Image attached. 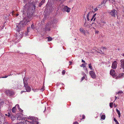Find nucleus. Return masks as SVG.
Wrapping results in <instances>:
<instances>
[{"label":"nucleus","mask_w":124,"mask_h":124,"mask_svg":"<svg viewBox=\"0 0 124 124\" xmlns=\"http://www.w3.org/2000/svg\"><path fill=\"white\" fill-rule=\"evenodd\" d=\"M28 13H27V17L24 18L23 20L21 21L19 23L16 24V27L17 29L18 32H17L16 34V37L17 39H20L23 37L22 34H20L19 33V31L22 29L23 27L27 23L29 22L31 20L30 18L32 16L31 14L28 15Z\"/></svg>","instance_id":"1"},{"label":"nucleus","mask_w":124,"mask_h":124,"mask_svg":"<svg viewBox=\"0 0 124 124\" xmlns=\"http://www.w3.org/2000/svg\"><path fill=\"white\" fill-rule=\"evenodd\" d=\"M96 14H94L93 15V16L92 17V18L94 19V20H93L94 21L95 20L96 18L95 17V16L96 15Z\"/></svg>","instance_id":"25"},{"label":"nucleus","mask_w":124,"mask_h":124,"mask_svg":"<svg viewBox=\"0 0 124 124\" xmlns=\"http://www.w3.org/2000/svg\"><path fill=\"white\" fill-rule=\"evenodd\" d=\"M73 124H78V123L77 122H75Z\"/></svg>","instance_id":"41"},{"label":"nucleus","mask_w":124,"mask_h":124,"mask_svg":"<svg viewBox=\"0 0 124 124\" xmlns=\"http://www.w3.org/2000/svg\"><path fill=\"white\" fill-rule=\"evenodd\" d=\"M14 11H13L12 12V14H13L14 13Z\"/></svg>","instance_id":"54"},{"label":"nucleus","mask_w":124,"mask_h":124,"mask_svg":"<svg viewBox=\"0 0 124 124\" xmlns=\"http://www.w3.org/2000/svg\"><path fill=\"white\" fill-rule=\"evenodd\" d=\"M104 1H105V0H104V1H104Z\"/></svg>","instance_id":"63"},{"label":"nucleus","mask_w":124,"mask_h":124,"mask_svg":"<svg viewBox=\"0 0 124 124\" xmlns=\"http://www.w3.org/2000/svg\"><path fill=\"white\" fill-rule=\"evenodd\" d=\"M8 115H7V116L8 117H10V116H11V114L10 115L9 113H8Z\"/></svg>","instance_id":"32"},{"label":"nucleus","mask_w":124,"mask_h":124,"mask_svg":"<svg viewBox=\"0 0 124 124\" xmlns=\"http://www.w3.org/2000/svg\"><path fill=\"white\" fill-rule=\"evenodd\" d=\"M84 25L85 26L87 27L88 28H89L90 26H91V24H87V25L86 24V23H85Z\"/></svg>","instance_id":"22"},{"label":"nucleus","mask_w":124,"mask_h":124,"mask_svg":"<svg viewBox=\"0 0 124 124\" xmlns=\"http://www.w3.org/2000/svg\"><path fill=\"white\" fill-rule=\"evenodd\" d=\"M85 70L86 71H87V69L86 68H85Z\"/></svg>","instance_id":"49"},{"label":"nucleus","mask_w":124,"mask_h":124,"mask_svg":"<svg viewBox=\"0 0 124 124\" xmlns=\"http://www.w3.org/2000/svg\"><path fill=\"white\" fill-rule=\"evenodd\" d=\"M80 31L81 32L84 34L85 35V31L84 29L82 28H80Z\"/></svg>","instance_id":"16"},{"label":"nucleus","mask_w":124,"mask_h":124,"mask_svg":"<svg viewBox=\"0 0 124 124\" xmlns=\"http://www.w3.org/2000/svg\"><path fill=\"white\" fill-rule=\"evenodd\" d=\"M121 66L123 69H124V60H121L120 61Z\"/></svg>","instance_id":"11"},{"label":"nucleus","mask_w":124,"mask_h":124,"mask_svg":"<svg viewBox=\"0 0 124 124\" xmlns=\"http://www.w3.org/2000/svg\"><path fill=\"white\" fill-rule=\"evenodd\" d=\"M124 77V73H122L119 74L118 76H116V78L118 79Z\"/></svg>","instance_id":"12"},{"label":"nucleus","mask_w":124,"mask_h":124,"mask_svg":"<svg viewBox=\"0 0 124 124\" xmlns=\"http://www.w3.org/2000/svg\"><path fill=\"white\" fill-rule=\"evenodd\" d=\"M105 48V47H103V48L104 49V48Z\"/></svg>","instance_id":"58"},{"label":"nucleus","mask_w":124,"mask_h":124,"mask_svg":"<svg viewBox=\"0 0 124 124\" xmlns=\"http://www.w3.org/2000/svg\"><path fill=\"white\" fill-rule=\"evenodd\" d=\"M110 74L112 76H116L115 75V72L114 70L112 69L111 70L110 72Z\"/></svg>","instance_id":"10"},{"label":"nucleus","mask_w":124,"mask_h":124,"mask_svg":"<svg viewBox=\"0 0 124 124\" xmlns=\"http://www.w3.org/2000/svg\"><path fill=\"white\" fill-rule=\"evenodd\" d=\"M99 53H101V54H103V52H102V51L101 50H100V52H99Z\"/></svg>","instance_id":"38"},{"label":"nucleus","mask_w":124,"mask_h":124,"mask_svg":"<svg viewBox=\"0 0 124 124\" xmlns=\"http://www.w3.org/2000/svg\"><path fill=\"white\" fill-rule=\"evenodd\" d=\"M57 20L56 19H54L53 21H51L50 23L51 24V25L52 26H53L54 24L57 23Z\"/></svg>","instance_id":"13"},{"label":"nucleus","mask_w":124,"mask_h":124,"mask_svg":"<svg viewBox=\"0 0 124 124\" xmlns=\"http://www.w3.org/2000/svg\"><path fill=\"white\" fill-rule=\"evenodd\" d=\"M65 70H63L62 71V74L63 75H64L65 74Z\"/></svg>","instance_id":"31"},{"label":"nucleus","mask_w":124,"mask_h":124,"mask_svg":"<svg viewBox=\"0 0 124 124\" xmlns=\"http://www.w3.org/2000/svg\"><path fill=\"white\" fill-rule=\"evenodd\" d=\"M107 0H106V1H105V2H106V1H107Z\"/></svg>","instance_id":"60"},{"label":"nucleus","mask_w":124,"mask_h":124,"mask_svg":"<svg viewBox=\"0 0 124 124\" xmlns=\"http://www.w3.org/2000/svg\"><path fill=\"white\" fill-rule=\"evenodd\" d=\"M5 93L7 94L8 95L10 96L13 95L14 93L13 91L9 90L5 91Z\"/></svg>","instance_id":"5"},{"label":"nucleus","mask_w":124,"mask_h":124,"mask_svg":"<svg viewBox=\"0 0 124 124\" xmlns=\"http://www.w3.org/2000/svg\"><path fill=\"white\" fill-rule=\"evenodd\" d=\"M31 28L32 29H33L34 28V25L33 24H32L31 25Z\"/></svg>","instance_id":"37"},{"label":"nucleus","mask_w":124,"mask_h":124,"mask_svg":"<svg viewBox=\"0 0 124 124\" xmlns=\"http://www.w3.org/2000/svg\"><path fill=\"white\" fill-rule=\"evenodd\" d=\"M51 26H52L51 25V24L50 22H49L46 25L45 28V30L47 31H50Z\"/></svg>","instance_id":"4"},{"label":"nucleus","mask_w":124,"mask_h":124,"mask_svg":"<svg viewBox=\"0 0 124 124\" xmlns=\"http://www.w3.org/2000/svg\"><path fill=\"white\" fill-rule=\"evenodd\" d=\"M29 4H27L24 6V9L23 11V15L24 14V12H25V11H27L29 8L30 7H29Z\"/></svg>","instance_id":"6"},{"label":"nucleus","mask_w":124,"mask_h":124,"mask_svg":"<svg viewBox=\"0 0 124 124\" xmlns=\"http://www.w3.org/2000/svg\"><path fill=\"white\" fill-rule=\"evenodd\" d=\"M89 74L92 78H96L95 74L93 71H90L89 72Z\"/></svg>","instance_id":"8"},{"label":"nucleus","mask_w":124,"mask_h":124,"mask_svg":"<svg viewBox=\"0 0 124 124\" xmlns=\"http://www.w3.org/2000/svg\"><path fill=\"white\" fill-rule=\"evenodd\" d=\"M99 31H98L96 30L95 31V32L96 34L98 33L99 32Z\"/></svg>","instance_id":"35"},{"label":"nucleus","mask_w":124,"mask_h":124,"mask_svg":"<svg viewBox=\"0 0 124 124\" xmlns=\"http://www.w3.org/2000/svg\"><path fill=\"white\" fill-rule=\"evenodd\" d=\"M48 38V41H51L52 40V38L50 37H48L47 38Z\"/></svg>","instance_id":"26"},{"label":"nucleus","mask_w":124,"mask_h":124,"mask_svg":"<svg viewBox=\"0 0 124 124\" xmlns=\"http://www.w3.org/2000/svg\"><path fill=\"white\" fill-rule=\"evenodd\" d=\"M123 55L124 56V54H123Z\"/></svg>","instance_id":"59"},{"label":"nucleus","mask_w":124,"mask_h":124,"mask_svg":"<svg viewBox=\"0 0 124 124\" xmlns=\"http://www.w3.org/2000/svg\"><path fill=\"white\" fill-rule=\"evenodd\" d=\"M114 121L115 122H117V120L115 118H114Z\"/></svg>","instance_id":"40"},{"label":"nucleus","mask_w":124,"mask_h":124,"mask_svg":"<svg viewBox=\"0 0 124 124\" xmlns=\"http://www.w3.org/2000/svg\"><path fill=\"white\" fill-rule=\"evenodd\" d=\"M33 7H34V8H35V7H35V5H33Z\"/></svg>","instance_id":"52"},{"label":"nucleus","mask_w":124,"mask_h":124,"mask_svg":"<svg viewBox=\"0 0 124 124\" xmlns=\"http://www.w3.org/2000/svg\"><path fill=\"white\" fill-rule=\"evenodd\" d=\"M63 9L64 11L69 13L70 12V8H68L67 6H65L63 8Z\"/></svg>","instance_id":"9"},{"label":"nucleus","mask_w":124,"mask_h":124,"mask_svg":"<svg viewBox=\"0 0 124 124\" xmlns=\"http://www.w3.org/2000/svg\"><path fill=\"white\" fill-rule=\"evenodd\" d=\"M18 15V14H16V17Z\"/></svg>","instance_id":"47"},{"label":"nucleus","mask_w":124,"mask_h":124,"mask_svg":"<svg viewBox=\"0 0 124 124\" xmlns=\"http://www.w3.org/2000/svg\"><path fill=\"white\" fill-rule=\"evenodd\" d=\"M115 98L114 101H115L116 100L117 98V97L116 96H115Z\"/></svg>","instance_id":"44"},{"label":"nucleus","mask_w":124,"mask_h":124,"mask_svg":"<svg viewBox=\"0 0 124 124\" xmlns=\"http://www.w3.org/2000/svg\"><path fill=\"white\" fill-rule=\"evenodd\" d=\"M38 89H35L33 90V91L34 92H37L38 91Z\"/></svg>","instance_id":"39"},{"label":"nucleus","mask_w":124,"mask_h":124,"mask_svg":"<svg viewBox=\"0 0 124 124\" xmlns=\"http://www.w3.org/2000/svg\"><path fill=\"white\" fill-rule=\"evenodd\" d=\"M93 18H91V21H92V20H93Z\"/></svg>","instance_id":"48"},{"label":"nucleus","mask_w":124,"mask_h":124,"mask_svg":"<svg viewBox=\"0 0 124 124\" xmlns=\"http://www.w3.org/2000/svg\"><path fill=\"white\" fill-rule=\"evenodd\" d=\"M94 10H95V11H96L97 10V8H95V9Z\"/></svg>","instance_id":"46"},{"label":"nucleus","mask_w":124,"mask_h":124,"mask_svg":"<svg viewBox=\"0 0 124 124\" xmlns=\"http://www.w3.org/2000/svg\"><path fill=\"white\" fill-rule=\"evenodd\" d=\"M88 66H89V68L91 70H92V66L91 65V63H90V64H88Z\"/></svg>","instance_id":"28"},{"label":"nucleus","mask_w":124,"mask_h":124,"mask_svg":"<svg viewBox=\"0 0 124 124\" xmlns=\"http://www.w3.org/2000/svg\"><path fill=\"white\" fill-rule=\"evenodd\" d=\"M81 67H83V68L85 67H86V65L84 64H83L80 65Z\"/></svg>","instance_id":"27"},{"label":"nucleus","mask_w":124,"mask_h":124,"mask_svg":"<svg viewBox=\"0 0 124 124\" xmlns=\"http://www.w3.org/2000/svg\"><path fill=\"white\" fill-rule=\"evenodd\" d=\"M117 62L115 61L113 62L111 66L112 68L113 69H115L117 67Z\"/></svg>","instance_id":"7"},{"label":"nucleus","mask_w":124,"mask_h":124,"mask_svg":"<svg viewBox=\"0 0 124 124\" xmlns=\"http://www.w3.org/2000/svg\"><path fill=\"white\" fill-rule=\"evenodd\" d=\"M123 72H124V70H123Z\"/></svg>","instance_id":"57"},{"label":"nucleus","mask_w":124,"mask_h":124,"mask_svg":"<svg viewBox=\"0 0 124 124\" xmlns=\"http://www.w3.org/2000/svg\"><path fill=\"white\" fill-rule=\"evenodd\" d=\"M114 0V1H115V0Z\"/></svg>","instance_id":"64"},{"label":"nucleus","mask_w":124,"mask_h":124,"mask_svg":"<svg viewBox=\"0 0 124 124\" xmlns=\"http://www.w3.org/2000/svg\"><path fill=\"white\" fill-rule=\"evenodd\" d=\"M116 124H119L118 121H117V122H116Z\"/></svg>","instance_id":"45"},{"label":"nucleus","mask_w":124,"mask_h":124,"mask_svg":"<svg viewBox=\"0 0 124 124\" xmlns=\"http://www.w3.org/2000/svg\"><path fill=\"white\" fill-rule=\"evenodd\" d=\"M107 0H106V1H105V2H106V1H107Z\"/></svg>","instance_id":"62"},{"label":"nucleus","mask_w":124,"mask_h":124,"mask_svg":"<svg viewBox=\"0 0 124 124\" xmlns=\"http://www.w3.org/2000/svg\"><path fill=\"white\" fill-rule=\"evenodd\" d=\"M45 1V0H42L39 3V7H40L41 6V5L44 3Z\"/></svg>","instance_id":"17"},{"label":"nucleus","mask_w":124,"mask_h":124,"mask_svg":"<svg viewBox=\"0 0 124 124\" xmlns=\"http://www.w3.org/2000/svg\"><path fill=\"white\" fill-rule=\"evenodd\" d=\"M94 24V23H92V24Z\"/></svg>","instance_id":"56"},{"label":"nucleus","mask_w":124,"mask_h":124,"mask_svg":"<svg viewBox=\"0 0 124 124\" xmlns=\"http://www.w3.org/2000/svg\"><path fill=\"white\" fill-rule=\"evenodd\" d=\"M116 110L119 115V117H120V113L119 110L117 109H116Z\"/></svg>","instance_id":"23"},{"label":"nucleus","mask_w":124,"mask_h":124,"mask_svg":"<svg viewBox=\"0 0 124 124\" xmlns=\"http://www.w3.org/2000/svg\"><path fill=\"white\" fill-rule=\"evenodd\" d=\"M123 93V92L122 91H119L118 93V94H119V93Z\"/></svg>","instance_id":"34"},{"label":"nucleus","mask_w":124,"mask_h":124,"mask_svg":"<svg viewBox=\"0 0 124 124\" xmlns=\"http://www.w3.org/2000/svg\"><path fill=\"white\" fill-rule=\"evenodd\" d=\"M24 124H32V123L30 121H26L24 123Z\"/></svg>","instance_id":"19"},{"label":"nucleus","mask_w":124,"mask_h":124,"mask_svg":"<svg viewBox=\"0 0 124 124\" xmlns=\"http://www.w3.org/2000/svg\"><path fill=\"white\" fill-rule=\"evenodd\" d=\"M8 76V75L7 76H6L5 77H2V78H7Z\"/></svg>","instance_id":"42"},{"label":"nucleus","mask_w":124,"mask_h":124,"mask_svg":"<svg viewBox=\"0 0 124 124\" xmlns=\"http://www.w3.org/2000/svg\"><path fill=\"white\" fill-rule=\"evenodd\" d=\"M5 115L6 116H7L8 115H7V114H5Z\"/></svg>","instance_id":"55"},{"label":"nucleus","mask_w":124,"mask_h":124,"mask_svg":"<svg viewBox=\"0 0 124 124\" xmlns=\"http://www.w3.org/2000/svg\"><path fill=\"white\" fill-rule=\"evenodd\" d=\"M16 106H17L19 110L20 111L21 110V112H22L23 111L20 108L19 105L18 104H16Z\"/></svg>","instance_id":"20"},{"label":"nucleus","mask_w":124,"mask_h":124,"mask_svg":"<svg viewBox=\"0 0 124 124\" xmlns=\"http://www.w3.org/2000/svg\"><path fill=\"white\" fill-rule=\"evenodd\" d=\"M11 118L12 120H15L16 119V117L14 116H13L12 114H11Z\"/></svg>","instance_id":"21"},{"label":"nucleus","mask_w":124,"mask_h":124,"mask_svg":"<svg viewBox=\"0 0 124 124\" xmlns=\"http://www.w3.org/2000/svg\"><path fill=\"white\" fill-rule=\"evenodd\" d=\"M16 105L14 107H13L12 109V112L13 113H15L16 111Z\"/></svg>","instance_id":"14"},{"label":"nucleus","mask_w":124,"mask_h":124,"mask_svg":"<svg viewBox=\"0 0 124 124\" xmlns=\"http://www.w3.org/2000/svg\"><path fill=\"white\" fill-rule=\"evenodd\" d=\"M44 86H43L42 87V88L40 89V90L42 91H44Z\"/></svg>","instance_id":"29"},{"label":"nucleus","mask_w":124,"mask_h":124,"mask_svg":"<svg viewBox=\"0 0 124 124\" xmlns=\"http://www.w3.org/2000/svg\"><path fill=\"white\" fill-rule=\"evenodd\" d=\"M23 81L24 87L25 88L26 91L28 92H30L31 90V88L28 85V84L27 83V81L25 79V77L23 79Z\"/></svg>","instance_id":"2"},{"label":"nucleus","mask_w":124,"mask_h":124,"mask_svg":"<svg viewBox=\"0 0 124 124\" xmlns=\"http://www.w3.org/2000/svg\"><path fill=\"white\" fill-rule=\"evenodd\" d=\"M69 62L70 63V64H71V62L70 61Z\"/></svg>","instance_id":"51"},{"label":"nucleus","mask_w":124,"mask_h":124,"mask_svg":"<svg viewBox=\"0 0 124 124\" xmlns=\"http://www.w3.org/2000/svg\"><path fill=\"white\" fill-rule=\"evenodd\" d=\"M85 78V77L84 76L83 77L81 78V81H82Z\"/></svg>","instance_id":"33"},{"label":"nucleus","mask_w":124,"mask_h":124,"mask_svg":"<svg viewBox=\"0 0 124 124\" xmlns=\"http://www.w3.org/2000/svg\"><path fill=\"white\" fill-rule=\"evenodd\" d=\"M109 13L112 16L115 17L116 15H117V11L116 10L113 9L111 10H109Z\"/></svg>","instance_id":"3"},{"label":"nucleus","mask_w":124,"mask_h":124,"mask_svg":"<svg viewBox=\"0 0 124 124\" xmlns=\"http://www.w3.org/2000/svg\"><path fill=\"white\" fill-rule=\"evenodd\" d=\"M45 109L44 111H44H45V110H46V107H45Z\"/></svg>","instance_id":"50"},{"label":"nucleus","mask_w":124,"mask_h":124,"mask_svg":"<svg viewBox=\"0 0 124 124\" xmlns=\"http://www.w3.org/2000/svg\"><path fill=\"white\" fill-rule=\"evenodd\" d=\"M107 0H106V1H105V2H106V1H107Z\"/></svg>","instance_id":"61"},{"label":"nucleus","mask_w":124,"mask_h":124,"mask_svg":"<svg viewBox=\"0 0 124 124\" xmlns=\"http://www.w3.org/2000/svg\"><path fill=\"white\" fill-rule=\"evenodd\" d=\"M82 119H84L85 118V116L84 115H82Z\"/></svg>","instance_id":"36"},{"label":"nucleus","mask_w":124,"mask_h":124,"mask_svg":"<svg viewBox=\"0 0 124 124\" xmlns=\"http://www.w3.org/2000/svg\"><path fill=\"white\" fill-rule=\"evenodd\" d=\"M101 119H103L104 120L105 119V116L104 115H102L101 116Z\"/></svg>","instance_id":"24"},{"label":"nucleus","mask_w":124,"mask_h":124,"mask_svg":"<svg viewBox=\"0 0 124 124\" xmlns=\"http://www.w3.org/2000/svg\"><path fill=\"white\" fill-rule=\"evenodd\" d=\"M105 23V22L102 21L101 23L99 24L98 25L100 27H102L104 25V24Z\"/></svg>","instance_id":"15"},{"label":"nucleus","mask_w":124,"mask_h":124,"mask_svg":"<svg viewBox=\"0 0 124 124\" xmlns=\"http://www.w3.org/2000/svg\"><path fill=\"white\" fill-rule=\"evenodd\" d=\"M8 76H11V74H10V75H8Z\"/></svg>","instance_id":"53"},{"label":"nucleus","mask_w":124,"mask_h":124,"mask_svg":"<svg viewBox=\"0 0 124 124\" xmlns=\"http://www.w3.org/2000/svg\"><path fill=\"white\" fill-rule=\"evenodd\" d=\"M82 62L84 63L85 64L86 63L85 62V61L84 60H83V59H82Z\"/></svg>","instance_id":"43"},{"label":"nucleus","mask_w":124,"mask_h":124,"mask_svg":"<svg viewBox=\"0 0 124 124\" xmlns=\"http://www.w3.org/2000/svg\"><path fill=\"white\" fill-rule=\"evenodd\" d=\"M113 103L112 102H111L110 103V106L111 108L112 107V105Z\"/></svg>","instance_id":"30"},{"label":"nucleus","mask_w":124,"mask_h":124,"mask_svg":"<svg viewBox=\"0 0 124 124\" xmlns=\"http://www.w3.org/2000/svg\"><path fill=\"white\" fill-rule=\"evenodd\" d=\"M92 13H93V12H89L87 14V20L88 21H89L90 20V19H89V15L90 14H92Z\"/></svg>","instance_id":"18"}]
</instances>
